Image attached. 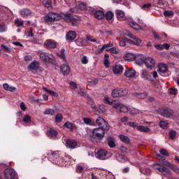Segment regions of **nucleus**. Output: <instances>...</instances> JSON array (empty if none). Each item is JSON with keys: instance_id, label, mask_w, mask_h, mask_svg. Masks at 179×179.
<instances>
[{"instance_id": "27", "label": "nucleus", "mask_w": 179, "mask_h": 179, "mask_svg": "<svg viewBox=\"0 0 179 179\" xmlns=\"http://www.w3.org/2000/svg\"><path fill=\"white\" fill-rule=\"evenodd\" d=\"M111 94H112V97H114L115 99L121 97L120 88H115L113 90H112Z\"/></svg>"}, {"instance_id": "52", "label": "nucleus", "mask_w": 179, "mask_h": 179, "mask_svg": "<svg viewBox=\"0 0 179 179\" xmlns=\"http://www.w3.org/2000/svg\"><path fill=\"white\" fill-rule=\"evenodd\" d=\"M23 122H24L25 124H30V122H31V119L30 116L27 115L24 116L23 118Z\"/></svg>"}, {"instance_id": "51", "label": "nucleus", "mask_w": 179, "mask_h": 179, "mask_svg": "<svg viewBox=\"0 0 179 179\" xmlns=\"http://www.w3.org/2000/svg\"><path fill=\"white\" fill-rule=\"evenodd\" d=\"M110 47H113V43H108L103 45L101 50H106V51H109Z\"/></svg>"}, {"instance_id": "15", "label": "nucleus", "mask_w": 179, "mask_h": 179, "mask_svg": "<svg viewBox=\"0 0 179 179\" xmlns=\"http://www.w3.org/2000/svg\"><path fill=\"white\" fill-rule=\"evenodd\" d=\"M124 76L126 78H135L136 75V71L134 69H127L124 73Z\"/></svg>"}, {"instance_id": "13", "label": "nucleus", "mask_w": 179, "mask_h": 179, "mask_svg": "<svg viewBox=\"0 0 179 179\" xmlns=\"http://www.w3.org/2000/svg\"><path fill=\"white\" fill-rule=\"evenodd\" d=\"M28 69H29V71H38V69H40V62L33 61L28 66Z\"/></svg>"}, {"instance_id": "49", "label": "nucleus", "mask_w": 179, "mask_h": 179, "mask_svg": "<svg viewBox=\"0 0 179 179\" xmlns=\"http://www.w3.org/2000/svg\"><path fill=\"white\" fill-rule=\"evenodd\" d=\"M120 92V97H122L124 96H127L128 94V90L125 88H119Z\"/></svg>"}, {"instance_id": "24", "label": "nucleus", "mask_w": 179, "mask_h": 179, "mask_svg": "<svg viewBox=\"0 0 179 179\" xmlns=\"http://www.w3.org/2000/svg\"><path fill=\"white\" fill-rule=\"evenodd\" d=\"M48 136L49 138H57V135H58V131L57 130H55L54 129H50L47 132Z\"/></svg>"}, {"instance_id": "14", "label": "nucleus", "mask_w": 179, "mask_h": 179, "mask_svg": "<svg viewBox=\"0 0 179 179\" xmlns=\"http://www.w3.org/2000/svg\"><path fill=\"white\" fill-rule=\"evenodd\" d=\"M127 34H126V36H127V37H129L130 38H132V40H134V45H141L142 43V40L132 36V34L129 31H127Z\"/></svg>"}, {"instance_id": "45", "label": "nucleus", "mask_w": 179, "mask_h": 179, "mask_svg": "<svg viewBox=\"0 0 179 179\" xmlns=\"http://www.w3.org/2000/svg\"><path fill=\"white\" fill-rule=\"evenodd\" d=\"M105 17L107 20H113V17H114V13L111 11H108L105 14Z\"/></svg>"}, {"instance_id": "7", "label": "nucleus", "mask_w": 179, "mask_h": 179, "mask_svg": "<svg viewBox=\"0 0 179 179\" xmlns=\"http://www.w3.org/2000/svg\"><path fill=\"white\" fill-rule=\"evenodd\" d=\"M158 72L161 76H169V69L167 65L161 63L158 65Z\"/></svg>"}, {"instance_id": "46", "label": "nucleus", "mask_w": 179, "mask_h": 179, "mask_svg": "<svg viewBox=\"0 0 179 179\" xmlns=\"http://www.w3.org/2000/svg\"><path fill=\"white\" fill-rule=\"evenodd\" d=\"M129 111L131 115H138V114H139V110L135 108H131L129 109Z\"/></svg>"}, {"instance_id": "44", "label": "nucleus", "mask_w": 179, "mask_h": 179, "mask_svg": "<svg viewBox=\"0 0 179 179\" xmlns=\"http://www.w3.org/2000/svg\"><path fill=\"white\" fill-rule=\"evenodd\" d=\"M130 26L131 27L134 29V30H141V25L138 24V23H136V22H130Z\"/></svg>"}, {"instance_id": "58", "label": "nucleus", "mask_w": 179, "mask_h": 179, "mask_svg": "<svg viewBox=\"0 0 179 179\" xmlns=\"http://www.w3.org/2000/svg\"><path fill=\"white\" fill-rule=\"evenodd\" d=\"M1 48L3 50V51H5V52H11L12 50H10V48H9L8 46L5 45H1Z\"/></svg>"}, {"instance_id": "18", "label": "nucleus", "mask_w": 179, "mask_h": 179, "mask_svg": "<svg viewBox=\"0 0 179 179\" xmlns=\"http://www.w3.org/2000/svg\"><path fill=\"white\" fill-rule=\"evenodd\" d=\"M106 156H107V151L104 150H99L96 152V157L100 160H106Z\"/></svg>"}, {"instance_id": "47", "label": "nucleus", "mask_w": 179, "mask_h": 179, "mask_svg": "<svg viewBox=\"0 0 179 179\" xmlns=\"http://www.w3.org/2000/svg\"><path fill=\"white\" fill-rule=\"evenodd\" d=\"M85 171H86L85 167H83L80 165L77 166V168H76L77 173H80V174H82V173H85Z\"/></svg>"}, {"instance_id": "32", "label": "nucleus", "mask_w": 179, "mask_h": 179, "mask_svg": "<svg viewBox=\"0 0 179 179\" xmlns=\"http://www.w3.org/2000/svg\"><path fill=\"white\" fill-rule=\"evenodd\" d=\"M42 3L48 9H52V1L51 0H43Z\"/></svg>"}, {"instance_id": "64", "label": "nucleus", "mask_w": 179, "mask_h": 179, "mask_svg": "<svg viewBox=\"0 0 179 179\" xmlns=\"http://www.w3.org/2000/svg\"><path fill=\"white\" fill-rule=\"evenodd\" d=\"M81 62L84 65H86L89 62V60L87 59V57L83 56V58L81 59Z\"/></svg>"}, {"instance_id": "41", "label": "nucleus", "mask_w": 179, "mask_h": 179, "mask_svg": "<svg viewBox=\"0 0 179 179\" xmlns=\"http://www.w3.org/2000/svg\"><path fill=\"white\" fill-rule=\"evenodd\" d=\"M120 111V113H128L129 109L127 107V106L121 103L120 106L117 109Z\"/></svg>"}, {"instance_id": "28", "label": "nucleus", "mask_w": 179, "mask_h": 179, "mask_svg": "<svg viewBox=\"0 0 179 179\" xmlns=\"http://www.w3.org/2000/svg\"><path fill=\"white\" fill-rule=\"evenodd\" d=\"M31 13V11L27 8H24L20 11V15L22 16V17H27Z\"/></svg>"}, {"instance_id": "57", "label": "nucleus", "mask_w": 179, "mask_h": 179, "mask_svg": "<svg viewBox=\"0 0 179 179\" xmlns=\"http://www.w3.org/2000/svg\"><path fill=\"white\" fill-rule=\"evenodd\" d=\"M61 121H62V115L57 114L55 116V122H57V123H59V122H61Z\"/></svg>"}, {"instance_id": "50", "label": "nucleus", "mask_w": 179, "mask_h": 179, "mask_svg": "<svg viewBox=\"0 0 179 179\" xmlns=\"http://www.w3.org/2000/svg\"><path fill=\"white\" fill-rule=\"evenodd\" d=\"M169 92L170 94H173V96H176V94H178V90H177V88L174 87L169 89Z\"/></svg>"}, {"instance_id": "48", "label": "nucleus", "mask_w": 179, "mask_h": 179, "mask_svg": "<svg viewBox=\"0 0 179 179\" xmlns=\"http://www.w3.org/2000/svg\"><path fill=\"white\" fill-rule=\"evenodd\" d=\"M78 8L80 10H86L87 9V6L85 3H80Z\"/></svg>"}, {"instance_id": "2", "label": "nucleus", "mask_w": 179, "mask_h": 179, "mask_svg": "<svg viewBox=\"0 0 179 179\" xmlns=\"http://www.w3.org/2000/svg\"><path fill=\"white\" fill-rule=\"evenodd\" d=\"M136 64L137 65H143V64H144L147 69L152 71L156 65V62L155 61V59L152 57H147L145 59L143 57L140 56V60L139 58H137Z\"/></svg>"}, {"instance_id": "12", "label": "nucleus", "mask_w": 179, "mask_h": 179, "mask_svg": "<svg viewBox=\"0 0 179 179\" xmlns=\"http://www.w3.org/2000/svg\"><path fill=\"white\" fill-rule=\"evenodd\" d=\"M45 47L48 50H52L57 48V42L51 39L47 40L45 41Z\"/></svg>"}, {"instance_id": "35", "label": "nucleus", "mask_w": 179, "mask_h": 179, "mask_svg": "<svg viewBox=\"0 0 179 179\" xmlns=\"http://www.w3.org/2000/svg\"><path fill=\"white\" fill-rule=\"evenodd\" d=\"M58 57H59L60 58H62V59H63V61H64L65 62H66V56L65 55V49L62 48L61 49L60 52H59L57 53Z\"/></svg>"}, {"instance_id": "60", "label": "nucleus", "mask_w": 179, "mask_h": 179, "mask_svg": "<svg viewBox=\"0 0 179 179\" xmlns=\"http://www.w3.org/2000/svg\"><path fill=\"white\" fill-rule=\"evenodd\" d=\"M15 23L17 24V27H20L23 26V21L20 20V19H15Z\"/></svg>"}, {"instance_id": "38", "label": "nucleus", "mask_w": 179, "mask_h": 179, "mask_svg": "<svg viewBox=\"0 0 179 179\" xmlns=\"http://www.w3.org/2000/svg\"><path fill=\"white\" fill-rule=\"evenodd\" d=\"M159 125L162 129H167L169 128V122L167 121L162 120L159 122Z\"/></svg>"}, {"instance_id": "34", "label": "nucleus", "mask_w": 179, "mask_h": 179, "mask_svg": "<svg viewBox=\"0 0 179 179\" xmlns=\"http://www.w3.org/2000/svg\"><path fill=\"white\" fill-rule=\"evenodd\" d=\"M137 131H139L140 132H150V129L149 127H145V126H138L137 127Z\"/></svg>"}, {"instance_id": "31", "label": "nucleus", "mask_w": 179, "mask_h": 179, "mask_svg": "<svg viewBox=\"0 0 179 179\" xmlns=\"http://www.w3.org/2000/svg\"><path fill=\"white\" fill-rule=\"evenodd\" d=\"M134 96L137 99H146L148 94L146 92H135Z\"/></svg>"}, {"instance_id": "55", "label": "nucleus", "mask_w": 179, "mask_h": 179, "mask_svg": "<svg viewBox=\"0 0 179 179\" xmlns=\"http://www.w3.org/2000/svg\"><path fill=\"white\" fill-rule=\"evenodd\" d=\"M70 87L72 90H76V89H78V84H76L75 82H71Z\"/></svg>"}, {"instance_id": "23", "label": "nucleus", "mask_w": 179, "mask_h": 179, "mask_svg": "<svg viewBox=\"0 0 179 179\" xmlns=\"http://www.w3.org/2000/svg\"><path fill=\"white\" fill-rule=\"evenodd\" d=\"M141 78L145 80H152V76L149 75V73L146 70L141 71Z\"/></svg>"}, {"instance_id": "63", "label": "nucleus", "mask_w": 179, "mask_h": 179, "mask_svg": "<svg viewBox=\"0 0 179 179\" xmlns=\"http://www.w3.org/2000/svg\"><path fill=\"white\" fill-rule=\"evenodd\" d=\"M159 153H160V155H162V156L169 157V152H167V151L164 149H161L159 150Z\"/></svg>"}, {"instance_id": "25", "label": "nucleus", "mask_w": 179, "mask_h": 179, "mask_svg": "<svg viewBox=\"0 0 179 179\" xmlns=\"http://www.w3.org/2000/svg\"><path fill=\"white\" fill-rule=\"evenodd\" d=\"M140 172L144 176H150L152 174V171L147 167H141Z\"/></svg>"}, {"instance_id": "40", "label": "nucleus", "mask_w": 179, "mask_h": 179, "mask_svg": "<svg viewBox=\"0 0 179 179\" xmlns=\"http://www.w3.org/2000/svg\"><path fill=\"white\" fill-rule=\"evenodd\" d=\"M87 102L90 106H91L92 110H97L96 105L94 104V101L91 97L87 98Z\"/></svg>"}, {"instance_id": "62", "label": "nucleus", "mask_w": 179, "mask_h": 179, "mask_svg": "<svg viewBox=\"0 0 179 179\" xmlns=\"http://www.w3.org/2000/svg\"><path fill=\"white\" fill-rule=\"evenodd\" d=\"M171 170H173V171H175V173H177L178 174H179V168H178V166L173 164L172 167H171Z\"/></svg>"}, {"instance_id": "33", "label": "nucleus", "mask_w": 179, "mask_h": 179, "mask_svg": "<svg viewBox=\"0 0 179 179\" xmlns=\"http://www.w3.org/2000/svg\"><path fill=\"white\" fill-rule=\"evenodd\" d=\"M107 142L109 148H115V142L114 141V139L113 138V137L111 136L108 137Z\"/></svg>"}, {"instance_id": "19", "label": "nucleus", "mask_w": 179, "mask_h": 179, "mask_svg": "<svg viewBox=\"0 0 179 179\" xmlns=\"http://www.w3.org/2000/svg\"><path fill=\"white\" fill-rule=\"evenodd\" d=\"M123 67L121 64H116L113 67V72L115 75H120L122 73Z\"/></svg>"}, {"instance_id": "37", "label": "nucleus", "mask_w": 179, "mask_h": 179, "mask_svg": "<svg viewBox=\"0 0 179 179\" xmlns=\"http://www.w3.org/2000/svg\"><path fill=\"white\" fill-rule=\"evenodd\" d=\"M158 171H160V173H168L170 174L171 171L170 169L166 168V166L161 164V166L158 168Z\"/></svg>"}, {"instance_id": "26", "label": "nucleus", "mask_w": 179, "mask_h": 179, "mask_svg": "<svg viewBox=\"0 0 179 179\" xmlns=\"http://www.w3.org/2000/svg\"><path fill=\"white\" fill-rule=\"evenodd\" d=\"M83 121L84 124H86V125H92L93 127H96V123L94 122V121L89 117H84L83 119Z\"/></svg>"}, {"instance_id": "43", "label": "nucleus", "mask_w": 179, "mask_h": 179, "mask_svg": "<svg viewBox=\"0 0 179 179\" xmlns=\"http://www.w3.org/2000/svg\"><path fill=\"white\" fill-rule=\"evenodd\" d=\"M43 114L45 115H54L55 114V111L51 108H47L44 112Z\"/></svg>"}, {"instance_id": "11", "label": "nucleus", "mask_w": 179, "mask_h": 179, "mask_svg": "<svg viewBox=\"0 0 179 179\" xmlns=\"http://www.w3.org/2000/svg\"><path fill=\"white\" fill-rule=\"evenodd\" d=\"M138 58V61H140L141 56H136L134 54L131 52L127 53L124 56V59L126 61H134V59H136V62Z\"/></svg>"}, {"instance_id": "30", "label": "nucleus", "mask_w": 179, "mask_h": 179, "mask_svg": "<svg viewBox=\"0 0 179 179\" xmlns=\"http://www.w3.org/2000/svg\"><path fill=\"white\" fill-rule=\"evenodd\" d=\"M43 90L46 91L48 94H50V96H53L54 97H58L59 94H58V92H54L48 88H46L45 87H43Z\"/></svg>"}, {"instance_id": "3", "label": "nucleus", "mask_w": 179, "mask_h": 179, "mask_svg": "<svg viewBox=\"0 0 179 179\" xmlns=\"http://www.w3.org/2000/svg\"><path fill=\"white\" fill-rule=\"evenodd\" d=\"M49 159L52 160V163L57 164V166H62L64 163V159L59 157L58 152H52L51 155H49Z\"/></svg>"}, {"instance_id": "53", "label": "nucleus", "mask_w": 179, "mask_h": 179, "mask_svg": "<svg viewBox=\"0 0 179 179\" xmlns=\"http://www.w3.org/2000/svg\"><path fill=\"white\" fill-rule=\"evenodd\" d=\"M164 15L166 17H170L174 15V12L173 10H165L164 11Z\"/></svg>"}, {"instance_id": "42", "label": "nucleus", "mask_w": 179, "mask_h": 179, "mask_svg": "<svg viewBox=\"0 0 179 179\" xmlns=\"http://www.w3.org/2000/svg\"><path fill=\"white\" fill-rule=\"evenodd\" d=\"M121 104L122 103H120L118 101H112V103L110 106H112L113 108H116V110H118Z\"/></svg>"}, {"instance_id": "61", "label": "nucleus", "mask_w": 179, "mask_h": 179, "mask_svg": "<svg viewBox=\"0 0 179 179\" xmlns=\"http://www.w3.org/2000/svg\"><path fill=\"white\" fill-rule=\"evenodd\" d=\"M103 101L106 104H109V106H111V104L113 103V101H110V98L108 96H105L103 99Z\"/></svg>"}, {"instance_id": "21", "label": "nucleus", "mask_w": 179, "mask_h": 179, "mask_svg": "<svg viewBox=\"0 0 179 179\" xmlns=\"http://www.w3.org/2000/svg\"><path fill=\"white\" fill-rule=\"evenodd\" d=\"M60 70L62 71L63 75H68V73L71 72V69H69V66L66 64H62L60 67Z\"/></svg>"}, {"instance_id": "1", "label": "nucleus", "mask_w": 179, "mask_h": 179, "mask_svg": "<svg viewBox=\"0 0 179 179\" xmlns=\"http://www.w3.org/2000/svg\"><path fill=\"white\" fill-rule=\"evenodd\" d=\"M90 139L95 142H100L106 135V130L101 128H94L88 133Z\"/></svg>"}, {"instance_id": "54", "label": "nucleus", "mask_w": 179, "mask_h": 179, "mask_svg": "<svg viewBox=\"0 0 179 179\" xmlns=\"http://www.w3.org/2000/svg\"><path fill=\"white\" fill-rule=\"evenodd\" d=\"M177 135V132L174 130H171L169 131V136L171 139H176V136Z\"/></svg>"}, {"instance_id": "29", "label": "nucleus", "mask_w": 179, "mask_h": 179, "mask_svg": "<svg viewBox=\"0 0 179 179\" xmlns=\"http://www.w3.org/2000/svg\"><path fill=\"white\" fill-rule=\"evenodd\" d=\"M64 127H65V128H67V129H71V131H72V129H77V127L76 125L72 124V122H66L64 124Z\"/></svg>"}, {"instance_id": "5", "label": "nucleus", "mask_w": 179, "mask_h": 179, "mask_svg": "<svg viewBox=\"0 0 179 179\" xmlns=\"http://www.w3.org/2000/svg\"><path fill=\"white\" fill-rule=\"evenodd\" d=\"M40 58L45 62H54V61H55V57H54V55L45 52L40 53Z\"/></svg>"}, {"instance_id": "39", "label": "nucleus", "mask_w": 179, "mask_h": 179, "mask_svg": "<svg viewBox=\"0 0 179 179\" xmlns=\"http://www.w3.org/2000/svg\"><path fill=\"white\" fill-rule=\"evenodd\" d=\"M120 140L123 143H129L130 140L129 138L124 134H120Z\"/></svg>"}, {"instance_id": "22", "label": "nucleus", "mask_w": 179, "mask_h": 179, "mask_svg": "<svg viewBox=\"0 0 179 179\" xmlns=\"http://www.w3.org/2000/svg\"><path fill=\"white\" fill-rule=\"evenodd\" d=\"M105 16L104 12L101 10H96L94 13V17L96 19H98L99 20H101Z\"/></svg>"}, {"instance_id": "36", "label": "nucleus", "mask_w": 179, "mask_h": 179, "mask_svg": "<svg viewBox=\"0 0 179 179\" xmlns=\"http://www.w3.org/2000/svg\"><path fill=\"white\" fill-rule=\"evenodd\" d=\"M3 86L5 90H7V92H15L16 90V87L10 86L8 83H4Z\"/></svg>"}, {"instance_id": "4", "label": "nucleus", "mask_w": 179, "mask_h": 179, "mask_svg": "<svg viewBox=\"0 0 179 179\" xmlns=\"http://www.w3.org/2000/svg\"><path fill=\"white\" fill-rule=\"evenodd\" d=\"M97 125L98 128H101V129H103L105 131H108V129H110V125L108 124V123L107 122V121H106L103 117H99L96 120V124L95 126Z\"/></svg>"}, {"instance_id": "10", "label": "nucleus", "mask_w": 179, "mask_h": 179, "mask_svg": "<svg viewBox=\"0 0 179 179\" xmlns=\"http://www.w3.org/2000/svg\"><path fill=\"white\" fill-rule=\"evenodd\" d=\"M173 114L174 111L168 108H164L162 112L161 113V115H162V117H165V118H171Z\"/></svg>"}, {"instance_id": "9", "label": "nucleus", "mask_w": 179, "mask_h": 179, "mask_svg": "<svg viewBox=\"0 0 179 179\" xmlns=\"http://www.w3.org/2000/svg\"><path fill=\"white\" fill-rule=\"evenodd\" d=\"M63 17L66 22H72L73 26H76V23H78V20L73 18V15L69 13H63Z\"/></svg>"}, {"instance_id": "6", "label": "nucleus", "mask_w": 179, "mask_h": 179, "mask_svg": "<svg viewBox=\"0 0 179 179\" xmlns=\"http://www.w3.org/2000/svg\"><path fill=\"white\" fill-rule=\"evenodd\" d=\"M45 22H57L61 19L59 14L57 13H49L46 16L44 17Z\"/></svg>"}, {"instance_id": "8", "label": "nucleus", "mask_w": 179, "mask_h": 179, "mask_svg": "<svg viewBox=\"0 0 179 179\" xmlns=\"http://www.w3.org/2000/svg\"><path fill=\"white\" fill-rule=\"evenodd\" d=\"M4 174L7 179H15V177H16V172L12 168L6 169Z\"/></svg>"}, {"instance_id": "20", "label": "nucleus", "mask_w": 179, "mask_h": 179, "mask_svg": "<svg viewBox=\"0 0 179 179\" xmlns=\"http://www.w3.org/2000/svg\"><path fill=\"white\" fill-rule=\"evenodd\" d=\"M66 146L69 149H75V148H76V146H78V142H76V141H75V140L68 139L66 141Z\"/></svg>"}, {"instance_id": "59", "label": "nucleus", "mask_w": 179, "mask_h": 179, "mask_svg": "<svg viewBox=\"0 0 179 179\" xmlns=\"http://www.w3.org/2000/svg\"><path fill=\"white\" fill-rule=\"evenodd\" d=\"M155 156L157 159H158V160H160L161 162H164V160H166V157H164L160 154H156Z\"/></svg>"}, {"instance_id": "16", "label": "nucleus", "mask_w": 179, "mask_h": 179, "mask_svg": "<svg viewBox=\"0 0 179 179\" xmlns=\"http://www.w3.org/2000/svg\"><path fill=\"white\" fill-rule=\"evenodd\" d=\"M116 15L120 22H124V20H127V17L125 16V13L121 10H116Z\"/></svg>"}, {"instance_id": "17", "label": "nucleus", "mask_w": 179, "mask_h": 179, "mask_svg": "<svg viewBox=\"0 0 179 179\" xmlns=\"http://www.w3.org/2000/svg\"><path fill=\"white\" fill-rule=\"evenodd\" d=\"M76 38V32L75 31H69L66 35V41H72Z\"/></svg>"}, {"instance_id": "56", "label": "nucleus", "mask_w": 179, "mask_h": 179, "mask_svg": "<svg viewBox=\"0 0 179 179\" xmlns=\"http://www.w3.org/2000/svg\"><path fill=\"white\" fill-rule=\"evenodd\" d=\"M3 31H6V25L0 22V33H3Z\"/></svg>"}]
</instances>
